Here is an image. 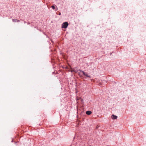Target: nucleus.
<instances>
[{"label": "nucleus", "instance_id": "nucleus-6", "mask_svg": "<svg viewBox=\"0 0 146 146\" xmlns=\"http://www.w3.org/2000/svg\"><path fill=\"white\" fill-rule=\"evenodd\" d=\"M52 8L53 9H55V6L54 5H52L51 6Z\"/></svg>", "mask_w": 146, "mask_h": 146}, {"label": "nucleus", "instance_id": "nucleus-3", "mask_svg": "<svg viewBox=\"0 0 146 146\" xmlns=\"http://www.w3.org/2000/svg\"><path fill=\"white\" fill-rule=\"evenodd\" d=\"M111 117L113 119H117V116L115 115H112L111 116Z\"/></svg>", "mask_w": 146, "mask_h": 146}, {"label": "nucleus", "instance_id": "nucleus-4", "mask_svg": "<svg viewBox=\"0 0 146 146\" xmlns=\"http://www.w3.org/2000/svg\"><path fill=\"white\" fill-rule=\"evenodd\" d=\"M13 21V22H19L20 21L19 20H17V19H12Z\"/></svg>", "mask_w": 146, "mask_h": 146}, {"label": "nucleus", "instance_id": "nucleus-5", "mask_svg": "<svg viewBox=\"0 0 146 146\" xmlns=\"http://www.w3.org/2000/svg\"><path fill=\"white\" fill-rule=\"evenodd\" d=\"M92 113V112L90 111H88L86 112V113L88 115H90Z\"/></svg>", "mask_w": 146, "mask_h": 146}, {"label": "nucleus", "instance_id": "nucleus-2", "mask_svg": "<svg viewBox=\"0 0 146 146\" xmlns=\"http://www.w3.org/2000/svg\"><path fill=\"white\" fill-rule=\"evenodd\" d=\"M79 70L80 71V72H82L83 73V74H84V76H86L87 77H90V76H88V75H87V74L85 72H84V71H82V70Z\"/></svg>", "mask_w": 146, "mask_h": 146}, {"label": "nucleus", "instance_id": "nucleus-1", "mask_svg": "<svg viewBox=\"0 0 146 146\" xmlns=\"http://www.w3.org/2000/svg\"><path fill=\"white\" fill-rule=\"evenodd\" d=\"M68 25V24L67 22H65L62 24V28L66 29Z\"/></svg>", "mask_w": 146, "mask_h": 146}]
</instances>
